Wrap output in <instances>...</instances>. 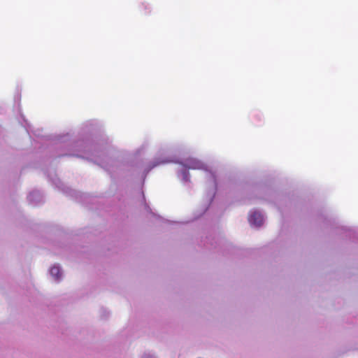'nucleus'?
<instances>
[{
    "mask_svg": "<svg viewBox=\"0 0 358 358\" xmlns=\"http://www.w3.org/2000/svg\"><path fill=\"white\" fill-rule=\"evenodd\" d=\"M185 166L192 169H205L206 166L201 161L194 159L189 158L185 160Z\"/></svg>",
    "mask_w": 358,
    "mask_h": 358,
    "instance_id": "obj_1",
    "label": "nucleus"
},
{
    "mask_svg": "<svg viewBox=\"0 0 358 358\" xmlns=\"http://www.w3.org/2000/svg\"><path fill=\"white\" fill-rule=\"evenodd\" d=\"M263 216L260 213L254 212L249 217V222L251 224L259 227L263 223Z\"/></svg>",
    "mask_w": 358,
    "mask_h": 358,
    "instance_id": "obj_2",
    "label": "nucleus"
},
{
    "mask_svg": "<svg viewBox=\"0 0 358 358\" xmlns=\"http://www.w3.org/2000/svg\"><path fill=\"white\" fill-rule=\"evenodd\" d=\"M50 273L56 279H59L62 275L59 267L56 266H54L50 268Z\"/></svg>",
    "mask_w": 358,
    "mask_h": 358,
    "instance_id": "obj_3",
    "label": "nucleus"
}]
</instances>
